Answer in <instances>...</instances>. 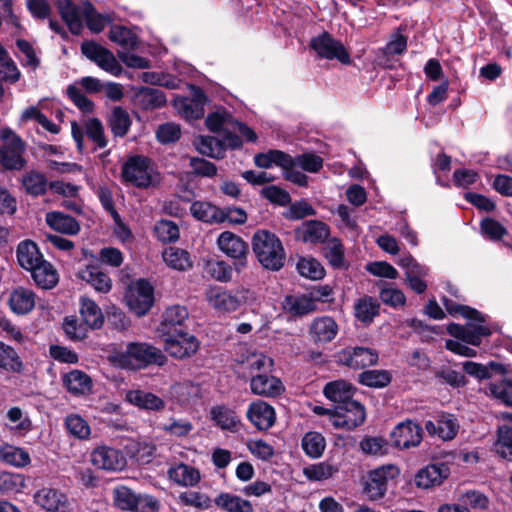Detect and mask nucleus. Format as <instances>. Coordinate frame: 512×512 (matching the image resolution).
Returning <instances> with one entry per match:
<instances>
[{
	"label": "nucleus",
	"mask_w": 512,
	"mask_h": 512,
	"mask_svg": "<svg viewBox=\"0 0 512 512\" xmlns=\"http://www.w3.org/2000/svg\"><path fill=\"white\" fill-rule=\"evenodd\" d=\"M57 9L69 31L79 35L83 29L79 7L72 0H57Z\"/></svg>",
	"instance_id": "32"
},
{
	"label": "nucleus",
	"mask_w": 512,
	"mask_h": 512,
	"mask_svg": "<svg viewBox=\"0 0 512 512\" xmlns=\"http://www.w3.org/2000/svg\"><path fill=\"white\" fill-rule=\"evenodd\" d=\"M250 388L253 394L266 397H276L284 390L280 379L266 373L252 374Z\"/></svg>",
	"instance_id": "26"
},
{
	"label": "nucleus",
	"mask_w": 512,
	"mask_h": 512,
	"mask_svg": "<svg viewBox=\"0 0 512 512\" xmlns=\"http://www.w3.org/2000/svg\"><path fill=\"white\" fill-rule=\"evenodd\" d=\"M108 37L112 42L117 43L125 49L136 50L138 48V36L126 26L113 25L109 31Z\"/></svg>",
	"instance_id": "45"
},
{
	"label": "nucleus",
	"mask_w": 512,
	"mask_h": 512,
	"mask_svg": "<svg viewBox=\"0 0 512 512\" xmlns=\"http://www.w3.org/2000/svg\"><path fill=\"white\" fill-rule=\"evenodd\" d=\"M124 299L131 312L138 317L144 316L154 304V287L145 278L137 279L126 288Z\"/></svg>",
	"instance_id": "6"
},
{
	"label": "nucleus",
	"mask_w": 512,
	"mask_h": 512,
	"mask_svg": "<svg viewBox=\"0 0 512 512\" xmlns=\"http://www.w3.org/2000/svg\"><path fill=\"white\" fill-rule=\"evenodd\" d=\"M0 367L14 373L23 371V362L15 349L0 342Z\"/></svg>",
	"instance_id": "55"
},
{
	"label": "nucleus",
	"mask_w": 512,
	"mask_h": 512,
	"mask_svg": "<svg viewBox=\"0 0 512 512\" xmlns=\"http://www.w3.org/2000/svg\"><path fill=\"white\" fill-rule=\"evenodd\" d=\"M441 300L448 314L454 317L461 315L470 321L465 325L455 322L449 323L446 330L450 336L476 347L481 345L484 337L491 336L492 330L483 325L486 322V317L480 311L468 305L458 304L446 296L442 297Z\"/></svg>",
	"instance_id": "1"
},
{
	"label": "nucleus",
	"mask_w": 512,
	"mask_h": 512,
	"mask_svg": "<svg viewBox=\"0 0 512 512\" xmlns=\"http://www.w3.org/2000/svg\"><path fill=\"white\" fill-rule=\"evenodd\" d=\"M165 263L176 270L185 271L192 267L190 254L180 248H169L163 254Z\"/></svg>",
	"instance_id": "54"
},
{
	"label": "nucleus",
	"mask_w": 512,
	"mask_h": 512,
	"mask_svg": "<svg viewBox=\"0 0 512 512\" xmlns=\"http://www.w3.org/2000/svg\"><path fill=\"white\" fill-rule=\"evenodd\" d=\"M37 286L43 289H52L58 283V275L52 264L43 259L35 268L29 269Z\"/></svg>",
	"instance_id": "40"
},
{
	"label": "nucleus",
	"mask_w": 512,
	"mask_h": 512,
	"mask_svg": "<svg viewBox=\"0 0 512 512\" xmlns=\"http://www.w3.org/2000/svg\"><path fill=\"white\" fill-rule=\"evenodd\" d=\"M122 175L125 181L138 188H148L157 181V175L151 167V160L142 155L130 157L123 165Z\"/></svg>",
	"instance_id": "7"
},
{
	"label": "nucleus",
	"mask_w": 512,
	"mask_h": 512,
	"mask_svg": "<svg viewBox=\"0 0 512 512\" xmlns=\"http://www.w3.org/2000/svg\"><path fill=\"white\" fill-rule=\"evenodd\" d=\"M337 471V467L327 462H320L304 468L303 473L310 481H323L331 478Z\"/></svg>",
	"instance_id": "60"
},
{
	"label": "nucleus",
	"mask_w": 512,
	"mask_h": 512,
	"mask_svg": "<svg viewBox=\"0 0 512 512\" xmlns=\"http://www.w3.org/2000/svg\"><path fill=\"white\" fill-rule=\"evenodd\" d=\"M9 306L18 315L29 313L35 306L34 292L24 287L14 289L9 297Z\"/></svg>",
	"instance_id": "35"
},
{
	"label": "nucleus",
	"mask_w": 512,
	"mask_h": 512,
	"mask_svg": "<svg viewBox=\"0 0 512 512\" xmlns=\"http://www.w3.org/2000/svg\"><path fill=\"white\" fill-rule=\"evenodd\" d=\"M366 419V410L357 400L348 401L344 406H336L335 419L332 424L335 428L354 430L361 426Z\"/></svg>",
	"instance_id": "14"
},
{
	"label": "nucleus",
	"mask_w": 512,
	"mask_h": 512,
	"mask_svg": "<svg viewBox=\"0 0 512 512\" xmlns=\"http://www.w3.org/2000/svg\"><path fill=\"white\" fill-rule=\"evenodd\" d=\"M81 52L89 60L114 76H119L122 72V67L113 53L93 40L82 42Z\"/></svg>",
	"instance_id": "12"
},
{
	"label": "nucleus",
	"mask_w": 512,
	"mask_h": 512,
	"mask_svg": "<svg viewBox=\"0 0 512 512\" xmlns=\"http://www.w3.org/2000/svg\"><path fill=\"white\" fill-rule=\"evenodd\" d=\"M83 256L87 259L90 257L96 263L108 265L114 268H118L123 263V254L122 252L115 247H103L98 256L95 257L94 254L88 249H82Z\"/></svg>",
	"instance_id": "46"
},
{
	"label": "nucleus",
	"mask_w": 512,
	"mask_h": 512,
	"mask_svg": "<svg viewBox=\"0 0 512 512\" xmlns=\"http://www.w3.org/2000/svg\"><path fill=\"white\" fill-rule=\"evenodd\" d=\"M246 416L261 431L271 428L276 420L274 408L262 400L252 402L247 409Z\"/></svg>",
	"instance_id": "22"
},
{
	"label": "nucleus",
	"mask_w": 512,
	"mask_h": 512,
	"mask_svg": "<svg viewBox=\"0 0 512 512\" xmlns=\"http://www.w3.org/2000/svg\"><path fill=\"white\" fill-rule=\"evenodd\" d=\"M138 494L125 485H118L112 491L113 505L121 511L132 512L137 507Z\"/></svg>",
	"instance_id": "42"
},
{
	"label": "nucleus",
	"mask_w": 512,
	"mask_h": 512,
	"mask_svg": "<svg viewBox=\"0 0 512 512\" xmlns=\"http://www.w3.org/2000/svg\"><path fill=\"white\" fill-rule=\"evenodd\" d=\"M283 309L292 317H303L315 312L317 305L308 294L287 295L283 301Z\"/></svg>",
	"instance_id": "33"
},
{
	"label": "nucleus",
	"mask_w": 512,
	"mask_h": 512,
	"mask_svg": "<svg viewBox=\"0 0 512 512\" xmlns=\"http://www.w3.org/2000/svg\"><path fill=\"white\" fill-rule=\"evenodd\" d=\"M487 390L502 404L512 408V378H505L499 382L489 383Z\"/></svg>",
	"instance_id": "57"
},
{
	"label": "nucleus",
	"mask_w": 512,
	"mask_h": 512,
	"mask_svg": "<svg viewBox=\"0 0 512 512\" xmlns=\"http://www.w3.org/2000/svg\"><path fill=\"white\" fill-rule=\"evenodd\" d=\"M210 414L216 425L222 430L235 432L241 423L236 413L225 406L218 405L212 407Z\"/></svg>",
	"instance_id": "43"
},
{
	"label": "nucleus",
	"mask_w": 512,
	"mask_h": 512,
	"mask_svg": "<svg viewBox=\"0 0 512 512\" xmlns=\"http://www.w3.org/2000/svg\"><path fill=\"white\" fill-rule=\"evenodd\" d=\"M296 240L304 243H324L330 235V227L320 220H307L295 229Z\"/></svg>",
	"instance_id": "20"
},
{
	"label": "nucleus",
	"mask_w": 512,
	"mask_h": 512,
	"mask_svg": "<svg viewBox=\"0 0 512 512\" xmlns=\"http://www.w3.org/2000/svg\"><path fill=\"white\" fill-rule=\"evenodd\" d=\"M215 505L225 512H254L252 503L238 495L221 492L214 499Z\"/></svg>",
	"instance_id": "38"
},
{
	"label": "nucleus",
	"mask_w": 512,
	"mask_h": 512,
	"mask_svg": "<svg viewBox=\"0 0 512 512\" xmlns=\"http://www.w3.org/2000/svg\"><path fill=\"white\" fill-rule=\"evenodd\" d=\"M205 272L213 279L220 282H228L232 278L233 269L225 261H207Z\"/></svg>",
	"instance_id": "63"
},
{
	"label": "nucleus",
	"mask_w": 512,
	"mask_h": 512,
	"mask_svg": "<svg viewBox=\"0 0 512 512\" xmlns=\"http://www.w3.org/2000/svg\"><path fill=\"white\" fill-rule=\"evenodd\" d=\"M323 254L334 269H342L345 267L344 246L340 239H330L323 248Z\"/></svg>",
	"instance_id": "53"
},
{
	"label": "nucleus",
	"mask_w": 512,
	"mask_h": 512,
	"mask_svg": "<svg viewBox=\"0 0 512 512\" xmlns=\"http://www.w3.org/2000/svg\"><path fill=\"white\" fill-rule=\"evenodd\" d=\"M161 338L164 351L178 360L193 357L200 348V341L197 337L185 329L167 331L165 334H161Z\"/></svg>",
	"instance_id": "5"
},
{
	"label": "nucleus",
	"mask_w": 512,
	"mask_h": 512,
	"mask_svg": "<svg viewBox=\"0 0 512 512\" xmlns=\"http://www.w3.org/2000/svg\"><path fill=\"white\" fill-rule=\"evenodd\" d=\"M80 315L85 325L91 329H100L104 324V315L98 304L88 298L80 299Z\"/></svg>",
	"instance_id": "39"
},
{
	"label": "nucleus",
	"mask_w": 512,
	"mask_h": 512,
	"mask_svg": "<svg viewBox=\"0 0 512 512\" xmlns=\"http://www.w3.org/2000/svg\"><path fill=\"white\" fill-rule=\"evenodd\" d=\"M336 362L358 370L378 363L379 355L375 349L355 346L346 347L335 354Z\"/></svg>",
	"instance_id": "11"
},
{
	"label": "nucleus",
	"mask_w": 512,
	"mask_h": 512,
	"mask_svg": "<svg viewBox=\"0 0 512 512\" xmlns=\"http://www.w3.org/2000/svg\"><path fill=\"white\" fill-rule=\"evenodd\" d=\"M0 137L5 142L0 146V167L9 171L22 170L27 164L23 157L25 142L10 128L2 129Z\"/></svg>",
	"instance_id": "4"
},
{
	"label": "nucleus",
	"mask_w": 512,
	"mask_h": 512,
	"mask_svg": "<svg viewBox=\"0 0 512 512\" xmlns=\"http://www.w3.org/2000/svg\"><path fill=\"white\" fill-rule=\"evenodd\" d=\"M388 441L383 437L366 436L360 443V449L364 454L382 456L388 453Z\"/></svg>",
	"instance_id": "58"
},
{
	"label": "nucleus",
	"mask_w": 512,
	"mask_h": 512,
	"mask_svg": "<svg viewBox=\"0 0 512 512\" xmlns=\"http://www.w3.org/2000/svg\"><path fill=\"white\" fill-rule=\"evenodd\" d=\"M167 473L170 480L184 487L195 486L201 479L197 468L182 462L170 467Z\"/></svg>",
	"instance_id": "36"
},
{
	"label": "nucleus",
	"mask_w": 512,
	"mask_h": 512,
	"mask_svg": "<svg viewBox=\"0 0 512 512\" xmlns=\"http://www.w3.org/2000/svg\"><path fill=\"white\" fill-rule=\"evenodd\" d=\"M46 223L51 229L67 235H76L80 231V225L74 217L58 211L47 213Z\"/></svg>",
	"instance_id": "37"
},
{
	"label": "nucleus",
	"mask_w": 512,
	"mask_h": 512,
	"mask_svg": "<svg viewBox=\"0 0 512 512\" xmlns=\"http://www.w3.org/2000/svg\"><path fill=\"white\" fill-rule=\"evenodd\" d=\"M252 251L260 265L269 271H280L286 263V251L280 238L273 232L260 229L251 239Z\"/></svg>",
	"instance_id": "2"
},
{
	"label": "nucleus",
	"mask_w": 512,
	"mask_h": 512,
	"mask_svg": "<svg viewBox=\"0 0 512 512\" xmlns=\"http://www.w3.org/2000/svg\"><path fill=\"white\" fill-rule=\"evenodd\" d=\"M133 100L135 105L143 111L156 110L167 103L166 95L161 89L148 86L135 88Z\"/></svg>",
	"instance_id": "23"
},
{
	"label": "nucleus",
	"mask_w": 512,
	"mask_h": 512,
	"mask_svg": "<svg viewBox=\"0 0 512 512\" xmlns=\"http://www.w3.org/2000/svg\"><path fill=\"white\" fill-rule=\"evenodd\" d=\"M453 184L459 189H469L480 183V175L473 169L458 168L453 172Z\"/></svg>",
	"instance_id": "64"
},
{
	"label": "nucleus",
	"mask_w": 512,
	"mask_h": 512,
	"mask_svg": "<svg viewBox=\"0 0 512 512\" xmlns=\"http://www.w3.org/2000/svg\"><path fill=\"white\" fill-rule=\"evenodd\" d=\"M63 387L74 397L89 395L93 389L92 378L84 371L73 369L61 376Z\"/></svg>",
	"instance_id": "19"
},
{
	"label": "nucleus",
	"mask_w": 512,
	"mask_h": 512,
	"mask_svg": "<svg viewBox=\"0 0 512 512\" xmlns=\"http://www.w3.org/2000/svg\"><path fill=\"white\" fill-rule=\"evenodd\" d=\"M249 290L242 289L233 294L230 291L223 290L215 293L210 301L213 307L217 310L223 312H234L236 311L243 303L247 301V294Z\"/></svg>",
	"instance_id": "28"
},
{
	"label": "nucleus",
	"mask_w": 512,
	"mask_h": 512,
	"mask_svg": "<svg viewBox=\"0 0 512 512\" xmlns=\"http://www.w3.org/2000/svg\"><path fill=\"white\" fill-rule=\"evenodd\" d=\"M425 429L431 436L437 435L443 441H450L456 437L459 424L453 414L443 412L438 416L436 423L426 421Z\"/></svg>",
	"instance_id": "24"
},
{
	"label": "nucleus",
	"mask_w": 512,
	"mask_h": 512,
	"mask_svg": "<svg viewBox=\"0 0 512 512\" xmlns=\"http://www.w3.org/2000/svg\"><path fill=\"white\" fill-rule=\"evenodd\" d=\"M83 16L87 28L96 34L102 32L105 25L112 22L110 15L98 13L90 1L84 3Z\"/></svg>",
	"instance_id": "44"
},
{
	"label": "nucleus",
	"mask_w": 512,
	"mask_h": 512,
	"mask_svg": "<svg viewBox=\"0 0 512 512\" xmlns=\"http://www.w3.org/2000/svg\"><path fill=\"white\" fill-rule=\"evenodd\" d=\"M125 400L141 410L161 411L165 408V402L152 392L144 390H129Z\"/></svg>",
	"instance_id": "29"
},
{
	"label": "nucleus",
	"mask_w": 512,
	"mask_h": 512,
	"mask_svg": "<svg viewBox=\"0 0 512 512\" xmlns=\"http://www.w3.org/2000/svg\"><path fill=\"white\" fill-rule=\"evenodd\" d=\"M16 257L19 266L27 271L35 268L44 259L37 244L30 239L23 240L17 245Z\"/></svg>",
	"instance_id": "31"
},
{
	"label": "nucleus",
	"mask_w": 512,
	"mask_h": 512,
	"mask_svg": "<svg viewBox=\"0 0 512 512\" xmlns=\"http://www.w3.org/2000/svg\"><path fill=\"white\" fill-rule=\"evenodd\" d=\"M301 446L308 457L315 459L322 456L326 447V440L321 433L309 431L303 436Z\"/></svg>",
	"instance_id": "48"
},
{
	"label": "nucleus",
	"mask_w": 512,
	"mask_h": 512,
	"mask_svg": "<svg viewBox=\"0 0 512 512\" xmlns=\"http://www.w3.org/2000/svg\"><path fill=\"white\" fill-rule=\"evenodd\" d=\"M118 358L122 367L131 369H144L150 365L162 367L168 361L161 349L146 342L128 343Z\"/></svg>",
	"instance_id": "3"
},
{
	"label": "nucleus",
	"mask_w": 512,
	"mask_h": 512,
	"mask_svg": "<svg viewBox=\"0 0 512 512\" xmlns=\"http://www.w3.org/2000/svg\"><path fill=\"white\" fill-rule=\"evenodd\" d=\"M392 381L388 370H365L358 375V382L370 388H384Z\"/></svg>",
	"instance_id": "50"
},
{
	"label": "nucleus",
	"mask_w": 512,
	"mask_h": 512,
	"mask_svg": "<svg viewBox=\"0 0 512 512\" xmlns=\"http://www.w3.org/2000/svg\"><path fill=\"white\" fill-rule=\"evenodd\" d=\"M200 154L211 158L220 159L224 157V149L220 147V140L213 136H200L196 143Z\"/></svg>",
	"instance_id": "59"
},
{
	"label": "nucleus",
	"mask_w": 512,
	"mask_h": 512,
	"mask_svg": "<svg viewBox=\"0 0 512 512\" xmlns=\"http://www.w3.org/2000/svg\"><path fill=\"white\" fill-rule=\"evenodd\" d=\"M423 436V429L416 421L407 419L397 424L390 433L391 442L398 449L417 447Z\"/></svg>",
	"instance_id": "13"
},
{
	"label": "nucleus",
	"mask_w": 512,
	"mask_h": 512,
	"mask_svg": "<svg viewBox=\"0 0 512 512\" xmlns=\"http://www.w3.org/2000/svg\"><path fill=\"white\" fill-rule=\"evenodd\" d=\"M380 305L372 297L360 298L355 304V316L363 323H370L379 314Z\"/></svg>",
	"instance_id": "56"
},
{
	"label": "nucleus",
	"mask_w": 512,
	"mask_h": 512,
	"mask_svg": "<svg viewBox=\"0 0 512 512\" xmlns=\"http://www.w3.org/2000/svg\"><path fill=\"white\" fill-rule=\"evenodd\" d=\"M67 431L78 439H87L91 433L87 421L77 414L68 415L65 419Z\"/></svg>",
	"instance_id": "62"
},
{
	"label": "nucleus",
	"mask_w": 512,
	"mask_h": 512,
	"mask_svg": "<svg viewBox=\"0 0 512 512\" xmlns=\"http://www.w3.org/2000/svg\"><path fill=\"white\" fill-rule=\"evenodd\" d=\"M400 475L399 468L394 464L382 465L368 473L364 491L371 500L382 499L388 489V481Z\"/></svg>",
	"instance_id": "9"
},
{
	"label": "nucleus",
	"mask_w": 512,
	"mask_h": 512,
	"mask_svg": "<svg viewBox=\"0 0 512 512\" xmlns=\"http://www.w3.org/2000/svg\"><path fill=\"white\" fill-rule=\"evenodd\" d=\"M309 47L314 50L319 58L336 59L342 64H350L351 58L341 41L336 40L329 32L312 37Z\"/></svg>",
	"instance_id": "8"
},
{
	"label": "nucleus",
	"mask_w": 512,
	"mask_h": 512,
	"mask_svg": "<svg viewBox=\"0 0 512 512\" xmlns=\"http://www.w3.org/2000/svg\"><path fill=\"white\" fill-rule=\"evenodd\" d=\"M450 475L446 463L439 462L422 467L414 476V483L419 489H430L440 486Z\"/></svg>",
	"instance_id": "15"
},
{
	"label": "nucleus",
	"mask_w": 512,
	"mask_h": 512,
	"mask_svg": "<svg viewBox=\"0 0 512 512\" xmlns=\"http://www.w3.org/2000/svg\"><path fill=\"white\" fill-rule=\"evenodd\" d=\"M0 459L15 467H25L31 461L27 451L12 445L0 447Z\"/></svg>",
	"instance_id": "52"
},
{
	"label": "nucleus",
	"mask_w": 512,
	"mask_h": 512,
	"mask_svg": "<svg viewBox=\"0 0 512 512\" xmlns=\"http://www.w3.org/2000/svg\"><path fill=\"white\" fill-rule=\"evenodd\" d=\"M254 163L257 167L268 169L272 165L286 168L291 165V155L277 149H271L267 152H260L254 156Z\"/></svg>",
	"instance_id": "41"
},
{
	"label": "nucleus",
	"mask_w": 512,
	"mask_h": 512,
	"mask_svg": "<svg viewBox=\"0 0 512 512\" xmlns=\"http://www.w3.org/2000/svg\"><path fill=\"white\" fill-rule=\"evenodd\" d=\"M189 313L185 306L172 305L162 314L159 332L165 334L167 331L183 330L184 322L188 319Z\"/></svg>",
	"instance_id": "30"
},
{
	"label": "nucleus",
	"mask_w": 512,
	"mask_h": 512,
	"mask_svg": "<svg viewBox=\"0 0 512 512\" xmlns=\"http://www.w3.org/2000/svg\"><path fill=\"white\" fill-rule=\"evenodd\" d=\"M356 388L345 380L328 382L323 389L324 396L333 402V406H344L348 401H354Z\"/></svg>",
	"instance_id": "27"
},
{
	"label": "nucleus",
	"mask_w": 512,
	"mask_h": 512,
	"mask_svg": "<svg viewBox=\"0 0 512 512\" xmlns=\"http://www.w3.org/2000/svg\"><path fill=\"white\" fill-rule=\"evenodd\" d=\"M217 245L227 257L234 259L237 272H241L247 266L249 246L240 236L224 231L219 235Z\"/></svg>",
	"instance_id": "10"
},
{
	"label": "nucleus",
	"mask_w": 512,
	"mask_h": 512,
	"mask_svg": "<svg viewBox=\"0 0 512 512\" xmlns=\"http://www.w3.org/2000/svg\"><path fill=\"white\" fill-rule=\"evenodd\" d=\"M76 277L90 284L97 292L108 293L112 289V280L102 271L99 263H89L76 272Z\"/></svg>",
	"instance_id": "18"
},
{
	"label": "nucleus",
	"mask_w": 512,
	"mask_h": 512,
	"mask_svg": "<svg viewBox=\"0 0 512 512\" xmlns=\"http://www.w3.org/2000/svg\"><path fill=\"white\" fill-rule=\"evenodd\" d=\"M194 218L206 223H219L221 209L210 202L194 201L190 206Z\"/></svg>",
	"instance_id": "47"
},
{
	"label": "nucleus",
	"mask_w": 512,
	"mask_h": 512,
	"mask_svg": "<svg viewBox=\"0 0 512 512\" xmlns=\"http://www.w3.org/2000/svg\"><path fill=\"white\" fill-rule=\"evenodd\" d=\"M207 101L205 91L199 86L191 85V97H181L176 105L186 117L197 120L204 116V106Z\"/></svg>",
	"instance_id": "21"
},
{
	"label": "nucleus",
	"mask_w": 512,
	"mask_h": 512,
	"mask_svg": "<svg viewBox=\"0 0 512 512\" xmlns=\"http://www.w3.org/2000/svg\"><path fill=\"white\" fill-rule=\"evenodd\" d=\"M156 237L162 243H172L179 239L180 232L176 223L171 220H161L154 227Z\"/></svg>",
	"instance_id": "61"
},
{
	"label": "nucleus",
	"mask_w": 512,
	"mask_h": 512,
	"mask_svg": "<svg viewBox=\"0 0 512 512\" xmlns=\"http://www.w3.org/2000/svg\"><path fill=\"white\" fill-rule=\"evenodd\" d=\"M338 331V324L331 316H319L311 322L308 333L314 344L324 345L334 340Z\"/></svg>",
	"instance_id": "17"
},
{
	"label": "nucleus",
	"mask_w": 512,
	"mask_h": 512,
	"mask_svg": "<svg viewBox=\"0 0 512 512\" xmlns=\"http://www.w3.org/2000/svg\"><path fill=\"white\" fill-rule=\"evenodd\" d=\"M35 503L50 512H65L68 509L67 496L54 488L44 487L34 495Z\"/></svg>",
	"instance_id": "25"
},
{
	"label": "nucleus",
	"mask_w": 512,
	"mask_h": 512,
	"mask_svg": "<svg viewBox=\"0 0 512 512\" xmlns=\"http://www.w3.org/2000/svg\"><path fill=\"white\" fill-rule=\"evenodd\" d=\"M296 269L302 277L310 280H321L326 274L323 265L313 257H300Z\"/></svg>",
	"instance_id": "49"
},
{
	"label": "nucleus",
	"mask_w": 512,
	"mask_h": 512,
	"mask_svg": "<svg viewBox=\"0 0 512 512\" xmlns=\"http://www.w3.org/2000/svg\"><path fill=\"white\" fill-rule=\"evenodd\" d=\"M496 453L502 459L512 462V427L500 426L497 430V440L494 443Z\"/></svg>",
	"instance_id": "51"
},
{
	"label": "nucleus",
	"mask_w": 512,
	"mask_h": 512,
	"mask_svg": "<svg viewBox=\"0 0 512 512\" xmlns=\"http://www.w3.org/2000/svg\"><path fill=\"white\" fill-rule=\"evenodd\" d=\"M91 462L99 469L110 471L121 470L126 465L122 452L108 446L95 448L91 453Z\"/></svg>",
	"instance_id": "16"
},
{
	"label": "nucleus",
	"mask_w": 512,
	"mask_h": 512,
	"mask_svg": "<svg viewBox=\"0 0 512 512\" xmlns=\"http://www.w3.org/2000/svg\"><path fill=\"white\" fill-rule=\"evenodd\" d=\"M107 125L114 137H125L132 125L129 113L122 106H114L107 117Z\"/></svg>",
	"instance_id": "34"
}]
</instances>
